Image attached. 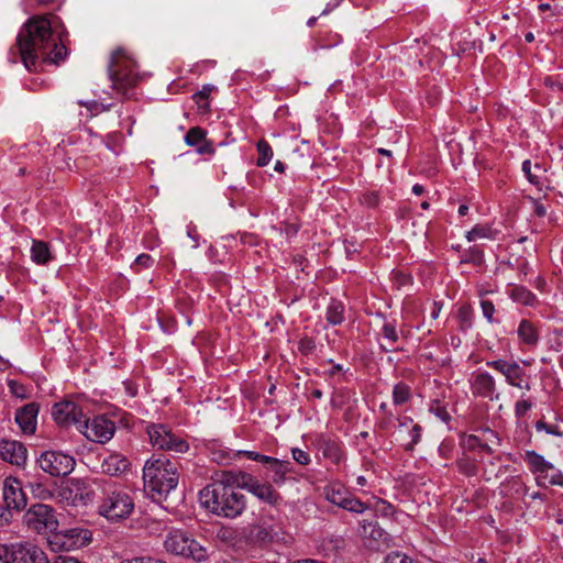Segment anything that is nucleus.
Instances as JSON below:
<instances>
[{
    "label": "nucleus",
    "instance_id": "f257e3e1",
    "mask_svg": "<svg viewBox=\"0 0 563 563\" xmlns=\"http://www.w3.org/2000/svg\"><path fill=\"white\" fill-rule=\"evenodd\" d=\"M16 48L24 66L31 70L38 59L58 65L67 56V48L53 35L47 18L37 15L29 19L16 38Z\"/></svg>",
    "mask_w": 563,
    "mask_h": 563
},
{
    "label": "nucleus",
    "instance_id": "f03ea898",
    "mask_svg": "<svg viewBox=\"0 0 563 563\" xmlns=\"http://www.w3.org/2000/svg\"><path fill=\"white\" fill-rule=\"evenodd\" d=\"M238 472L222 471L213 483L200 492L201 504L211 512L225 518H235L246 506L244 495L239 490Z\"/></svg>",
    "mask_w": 563,
    "mask_h": 563
},
{
    "label": "nucleus",
    "instance_id": "7ed1b4c3",
    "mask_svg": "<svg viewBox=\"0 0 563 563\" xmlns=\"http://www.w3.org/2000/svg\"><path fill=\"white\" fill-rule=\"evenodd\" d=\"M143 479L151 498L161 503L178 484V463L166 457L148 460L143 468Z\"/></svg>",
    "mask_w": 563,
    "mask_h": 563
},
{
    "label": "nucleus",
    "instance_id": "20e7f679",
    "mask_svg": "<svg viewBox=\"0 0 563 563\" xmlns=\"http://www.w3.org/2000/svg\"><path fill=\"white\" fill-rule=\"evenodd\" d=\"M109 76L113 89L128 97L129 90L133 89L140 80L134 60L126 56L122 48H118L112 53L109 64Z\"/></svg>",
    "mask_w": 563,
    "mask_h": 563
},
{
    "label": "nucleus",
    "instance_id": "39448f33",
    "mask_svg": "<svg viewBox=\"0 0 563 563\" xmlns=\"http://www.w3.org/2000/svg\"><path fill=\"white\" fill-rule=\"evenodd\" d=\"M134 503L129 493L123 489L109 486L102 492L98 512L110 521H120L130 517Z\"/></svg>",
    "mask_w": 563,
    "mask_h": 563
},
{
    "label": "nucleus",
    "instance_id": "423d86ee",
    "mask_svg": "<svg viewBox=\"0 0 563 563\" xmlns=\"http://www.w3.org/2000/svg\"><path fill=\"white\" fill-rule=\"evenodd\" d=\"M165 550L174 555L190 558L197 562L207 559V551L202 548L190 533L174 529L168 532L164 541Z\"/></svg>",
    "mask_w": 563,
    "mask_h": 563
},
{
    "label": "nucleus",
    "instance_id": "0eeeda50",
    "mask_svg": "<svg viewBox=\"0 0 563 563\" xmlns=\"http://www.w3.org/2000/svg\"><path fill=\"white\" fill-rule=\"evenodd\" d=\"M95 492L90 483L82 478H68L57 490V498L67 506H86L93 500Z\"/></svg>",
    "mask_w": 563,
    "mask_h": 563
},
{
    "label": "nucleus",
    "instance_id": "6e6552de",
    "mask_svg": "<svg viewBox=\"0 0 563 563\" xmlns=\"http://www.w3.org/2000/svg\"><path fill=\"white\" fill-rule=\"evenodd\" d=\"M23 522L30 530L36 533L55 531L58 527L54 509L44 504L32 505L24 514Z\"/></svg>",
    "mask_w": 563,
    "mask_h": 563
},
{
    "label": "nucleus",
    "instance_id": "1a4fd4ad",
    "mask_svg": "<svg viewBox=\"0 0 563 563\" xmlns=\"http://www.w3.org/2000/svg\"><path fill=\"white\" fill-rule=\"evenodd\" d=\"M146 431L152 445L158 450L173 451L176 453H183L188 450L187 442L174 434L165 424L152 423L147 426Z\"/></svg>",
    "mask_w": 563,
    "mask_h": 563
},
{
    "label": "nucleus",
    "instance_id": "9d476101",
    "mask_svg": "<svg viewBox=\"0 0 563 563\" xmlns=\"http://www.w3.org/2000/svg\"><path fill=\"white\" fill-rule=\"evenodd\" d=\"M40 467L52 476H66L73 472L76 462L70 455L56 451H46L37 460Z\"/></svg>",
    "mask_w": 563,
    "mask_h": 563
},
{
    "label": "nucleus",
    "instance_id": "9b49d317",
    "mask_svg": "<svg viewBox=\"0 0 563 563\" xmlns=\"http://www.w3.org/2000/svg\"><path fill=\"white\" fill-rule=\"evenodd\" d=\"M78 430L90 441L104 443L109 441L114 434V423L102 417H95L91 421L84 418L81 424H78Z\"/></svg>",
    "mask_w": 563,
    "mask_h": 563
},
{
    "label": "nucleus",
    "instance_id": "f8f14e48",
    "mask_svg": "<svg viewBox=\"0 0 563 563\" xmlns=\"http://www.w3.org/2000/svg\"><path fill=\"white\" fill-rule=\"evenodd\" d=\"M275 534L272 526L260 520L242 529L241 540L250 548L262 549L273 542Z\"/></svg>",
    "mask_w": 563,
    "mask_h": 563
},
{
    "label": "nucleus",
    "instance_id": "ddd939ff",
    "mask_svg": "<svg viewBox=\"0 0 563 563\" xmlns=\"http://www.w3.org/2000/svg\"><path fill=\"white\" fill-rule=\"evenodd\" d=\"M235 478L238 481V485L241 486V488L247 489L262 501H265L269 505H277L282 499L280 495L272 487V485L261 483L251 474L238 472V477Z\"/></svg>",
    "mask_w": 563,
    "mask_h": 563
},
{
    "label": "nucleus",
    "instance_id": "4468645a",
    "mask_svg": "<svg viewBox=\"0 0 563 563\" xmlns=\"http://www.w3.org/2000/svg\"><path fill=\"white\" fill-rule=\"evenodd\" d=\"M52 416L59 427L69 428L75 426L77 429L85 418L81 407L70 399L56 402L52 408Z\"/></svg>",
    "mask_w": 563,
    "mask_h": 563
},
{
    "label": "nucleus",
    "instance_id": "2eb2a0df",
    "mask_svg": "<svg viewBox=\"0 0 563 563\" xmlns=\"http://www.w3.org/2000/svg\"><path fill=\"white\" fill-rule=\"evenodd\" d=\"M487 366L503 374L510 386L530 390L531 386L527 379V374L517 362L499 358L487 362Z\"/></svg>",
    "mask_w": 563,
    "mask_h": 563
},
{
    "label": "nucleus",
    "instance_id": "dca6fc26",
    "mask_svg": "<svg viewBox=\"0 0 563 563\" xmlns=\"http://www.w3.org/2000/svg\"><path fill=\"white\" fill-rule=\"evenodd\" d=\"M10 563H49L46 553L31 543H15L11 549Z\"/></svg>",
    "mask_w": 563,
    "mask_h": 563
},
{
    "label": "nucleus",
    "instance_id": "f3484780",
    "mask_svg": "<svg viewBox=\"0 0 563 563\" xmlns=\"http://www.w3.org/2000/svg\"><path fill=\"white\" fill-rule=\"evenodd\" d=\"M3 500L7 509L21 510L26 506V497L19 479L14 477H8L4 479Z\"/></svg>",
    "mask_w": 563,
    "mask_h": 563
},
{
    "label": "nucleus",
    "instance_id": "a211bd4d",
    "mask_svg": "<svg viewBox=\"0 0 563 563\" xmlns=\"http://www.w3.org/2000/svg\"><path fill=\"white\" fill-rule=\"evenodd\" d=\"M360 533L369 548L379 549L382 547H389V534L378 527L376 521L363 520Z\"/></svg>",
    "mask_w": 563,
    "mask_h": 563
},
{
    "label": "nucleus",
    "instance_id": "6ab92c4d",
    "mask_svg": "<svg viewBox=\"0 0 563 563\" xmlns=\"http://www.w3.org/2000/svg\"><path fill=\"white\" fill-rule=\"evenodd\" d=\"M26 448L14 440H0V459L3 461L21 466L26 462Z\"/></svg>",
    "mask_w": 563,
    "mask_h": 563
},
{
    "label": "nucleus",
    "instance_id": "aec40b11",
    "mask_svg": "<svg viewBox=\"0 0 563 563\" xmlns=\"http://www.w3.org/2000/svg\"><path fill=\"white\" fill-rule=\"evenodd\" d=\"M38 409L37 404L30 402L16 411L15 421L23 433L33 434L35 432Z\"/></svg>",
    "mask_w": 563,
    "mask_h": 563
},
{
    "label": "nucleus",
    "instance_id": "412c9836",
    "mask_svg": "<svg viewBox=\"0 0 563 563\" xmlns=\"http://www.w3.org/2000/svg\"><path fill=\"white\" fill-rule=\"evenodd\" d=\"M62 538L63 545L67 549H80L88 545L92 540V532L89 529L71 528L67 529Z\"/></svg>",
    "mask_w": 563,
    "mask_h": 563
},
{
    "label": "nucleus",
    "instance_id": "4be33fe9",
    "mask_svg": "<svg viewBox=\"0 0 563 563\" xmlns=\"http://www.w3.org/2000/svg\"><path fill=\"white\" fill-rule=\"evenodd\" d=\"M206 131L200 126L190 128L185 135V142L189 146H196L199 154L211 155L214 153V148L212 144L206 140Z\"/></svg>",
    "mask_w": 563,
    "mask_h": 563
},
{
    "label": "nucleus",
    "instance_id": "5701e85b",
    "mask_svg": "<svg viewBox=\"0 0 563 563\" xmlns=\"http://www.w3.org/2000/svg\"><path fill=\"white\" fill-rule=\"evenodd\" d=\"M522 170L528 180L538 189L541 190L542 187H545L549 190L554 189V187L550 185L551 181L545 177V169L540 164H534L532 168L531 162L527 159L522 163Z\"/></svg>",
    "mask_w": 563,
    "mask_h": 563
},
{
    "label": "nucleus",
    "instance_id": "b1692460",
    "mask_svg": "<svg viewBox=\"0 0 563 563\" xmlns=\"http://www.w3.org/2000/svg\"><path fill=\"white\" fill-rule=\"evenodd\" d=\"M472 389L475 395L492 399L495 391V379L487 373H479L474 377Z\"/></svg>",
    "mask_w": 563,
    "mask_h": 563
},
{
    "label": "nucleus",
    "instance_id": "393cba45",
    "mask_svg": "<svg viewBox=\"0 0 563 563\" xmlns=\"http://www.w3.org/2000/svg\"><path fill=\"white\" fill-rule=\"evenodd\" d=\"M398 422L399 435L402 437V433L408 431L411 437L410 441L405 444L406 450H412L420 440L421 427L418 423H413L409 417L399 418Z\"/></svg>",
    "mask_w": 563,
    "mask_h": 563
},
{
    "label": "nucleus",
    "instance_id": "a878e982",
    "mask_svg": "<svg viewBox=\"0 0 563 563\" xmlns=\"http://www.w3.org/2000/svg\"><path fill=\"white\" fill-rule=\"evenodd\" d=\"M518 338L522 344L534 346L539 341L537 327L529 320H521L518 327Z\"/></svg>",
    "mask_w": 563,
    "mask_h": 563
},
{
    "label": "nucleus",
    "instance_id": "bb28decb",
    "mask_svg": "<svg viewBox=\"0 0 563 563\" xmlns=\"http://www.w3.org/2000/svg\"><path fill=\"white\" fill-rule=\"evenodd\" d=\"M101 467L104 474L117 476L128 470L129 462L126 459L113 454L103 460Z\"/></svg>",
    "mask_w": 563,
    "mask_h": 563
},
{
    "label": "nucleus",
    "instance_id": "cd10ccee",
    "mask_svg": "<svg viewBox=\"0 0 563 563\" xmlns=\"http://www.w3.org/2000/svg\"><path fill=\"white\" fill-rule=\"evenodd\" d=\"M31 258L38 265H45L52 260L49 246L43 241H33Z\"/></svg>",
    "mask_w": 563,
    "mask_h": 563
},
{
    "label": "nucleus",
    "instance_id": "c85d7f7f",
    "mask_svg": "<svg viewBox=\"0 0 563 563\" xmlns=\"http://www.w3.org/2000/svg\"><path fill=\"white\" fill-rule=\"evenodd\" d=\"M525 461L529 464L533 472H547L548 470L553 468V466L548 463L544 457L534 451H527L525 454Z\"/></svg>",
    "mask_w": 563,
    "mask_h": 563
},
{
    "label": "nucleus",
    "instance_id": "c756f323",
    "mask_svg": "<svg viewBox=\"0 0 563 563\" xmlns=\"http://www.w3.org/2000/svg\"><path fill=\"white\" fill-rule=\"evenodd\" d=\"M324 495H325L327 500H329L333 505L342 507L345 499L349 497L350 493L346 492L341 486L330 485V486L325 487Z\"/></svg>",
    "mask_w": 563,
    "mask_h": 563
},
{
    "label": "nucleus",
    "instance_id": "7c9ffc66",
    "mask_svg": "<svg viewBox=\"0 0 563 563\" xmlns=\"http://www.w3.org/2000/svg\"><path fill=\"white\" fill-rule=\"evenodd\" d=\"M268 468L274 473L273 482L275 484H282L286 479V474L291 471L292 464L289 461L277 459Z\"/></svg>",
    "mask_w": 563,
    "mask_h": 563
},
{
    "label": "nucleus",
    "instance_id": "2f4dec72",
    "mask_svg": "<svg viewBox=\"0 0 563 563\" xmlns=\"http://www.w3.org/2000/svg\"><path fill=\"white\" fill-rule=\"evenodd\" d=\"M510 297L518 303L525 306H533L537 302V297L530 290L522 286H515L511 289Z\"/></svg>",
    "mask_w": 563,
    "mask_h": 563
},
{
    "label": "nucleus",
    "instance_id": "473e14b6",
    "mask_svg": "<svg viewBox=\"0 0 563 563\" xmlns=\"http://www.w3.org/2000/svg\"><path fill=\"white\" fill-rule=\"evenodd\" d=\"M382 331L383 336L386 340V344H380V347L386 352L395 351L394 344L398 341V334L395 325L391 323H385Z\"/></svg>",
    "mask_w": 563,
    "mask_h": 563
},
{
    "label": "nucleus",
    "instance_id": "72a5a7b5",
    "mask_svg": "<svg viewBox=\"0 0 563 563\" xmlns=\"http://www.w3.org/2000/svg\"><path fill=\"white\" fill-rule=\"evenodd\" d=\"M344 307L339 301H331L327 309V320L331 324H340L343 321Z\"/></svg>",
    "mask_w": 563,
    "mask_h": 563
},
{
    "label": "nucleus",
    "instance_id": "f704fd0d",
    "mask_svg": "<svg viewBox=\"0 0 563 563\" xmlns=\"http://www.w3.org/2000/svg\"><path fill=\"white\" fill-rule=\"evenodd\" d=\"M410 398V387L405 383H398L393 389V401L399 406L407 402Z\"/></svg>",
    "mask_w": 563,
    "mask_h": 563
},
{
    "label": "nucleus",
    "instance_id": "c9c22d12",
    "mask_svg": "<svg viewBox=\"0 0 563 563\" xmlns=\"http://www.w3.org/2000/svg\"><path fill=\"white\" fill-rule=\"evenodd\" d=\"M257 152H258V157H257V166L260 167H263V166H266L272 157H273V150L271 147V145L262 140L257 143Z\"/></svg>",
    "mask_w": 563,
    "mask_h": 563
},
{
    "label": "nucleus",
    "instance_id": "e433bc0d",
    "mask_svg": "<svg viewBox=\"0 0 563 563\" xmlns=\"http://www.w3.org/2000/svg\"><path fill=\"white\" fill-rule=\"evenodd\" d=\"M341 508L351 512L363 514L368 509V505L350 494Z\"/></svg>",
    "mask_w": 563,
    "mask_h": 563
},
{
    "label": "nucleus",
    "instance_id": "4c0bfd02",
    "mask_svg": "<svg viewBox=\"0 0 563 563\" xmlns=\"http://www.w3.org/2000/svg\"><path fill=\"white\" fill-rule=\"evenodd\" d=\"M213 89H214L213 86L207 85V86H203L201 90H199L198 92H196L192 98L200 109L209 110L208 99H209L211 92L213 91Z\"/></svg>",
    "mask_w": 563,
    "mask_h": 563
},
{
    "label": "nucleus",
    "instance_id": "58836bf2",
    "mask_svg": "<svg viewBox=\"0 0 563 563\" xmlns=\"http://www.w3.org/2000/svg\"><path fill=\"white\" fill-rule=\"evenodd\" d=\"M459 471L466 476H474L477 474V466L470 459H461L457 461Z\"/></svg>",
    "mask_w": 563,
    "mask_h": 563
},
{
    "label": "nucleus",
    "instance_id": "ea45409f",
    "mask_svg": "<svg viewBox=\"0 0 563 563\" xmlns=\"http://www.w3.org/2000/svg\"><path fill=\"white\" fill-rule=\"evenodd\" d=\"M298 350L302 355H310L316 351V343L311 338L305 336L298 342Z\"/></svg>",
    "mask_w": 563,
    "mask_h": 563
},
{
    "label": "nucleus",
    "instance_id": "a19ab883",
    "mask_svg": "<svg viewBox=\"0 0 563 563\" xmlns=\"http://www.w3.org/2000/svg\"><path fill=\"white\" fill-rule=\"evenodd\" d=\"M384 563H417L413 559L400 552H391L385 558Z\"/></svg>",
    "mask_w": 563,
    "mask_h": 563
},
{
    "label": "nucleus",
    "instance_id": "79ce46f5",
    "mask_svg": "<svg viewBox=\"0 0 563 563\" xmlns=\"http://www.w3.org/2000/svg\"><path fill=\"white\" fill-rule=\"evenodd\" d=\"M544 85L553 91H563V78L559 75H551L544 78Z\"/></svg>",
    "mask_w": 563,
    "mask_h": 563
},
{
    "label": "nucleus",
    "instance_id": "37998d69",
    "mask_svg": "<svg viewBox=\"0 0 563 563\" xmlns=\"http://www.w3.org/2000/svg\"><path fill=\"white\" fill-rule=\"evenodd\" d=\"M489 232L490 230L488 228L477 225L467 232L466 238L470 242H472L481 238H488Z\"/></svg>",
    "mask_w": 563,
    "mask_h": 563
},
{
    "label": "nucleus",
    "instance_id": "c03bdc74",
    "mask_svg": "<svg viewBox=\"0 0 563 563\" xmlns=\"http://www.w3.org/2000/svg\"><path fill=\"white\" fill-rule=\"evenodd\" d=\"M483 253L482 251L475 249V247H472L470 249L466 257L464 260H462L461 263H473L475 265H481L483 263Z\"/></svg>",
    "mask_w": 563,
    "mask_h": 563
},
{
    "label": "nucleus",
    "instance_id": "a18cd8bd",
    "mask_svg": "<svg viewBox=\"0 0 563 563\" xmlns=\"http://www.w3.org/2000/svg\"><path fill=\"white\" fill-rule=\"evenodd\" d=\"M536 428H537L538 431H542L543 430V431H545L549 434H553V435H558V437L563 434V432L559 429L558 426L548 424L543 420L537 421Z\"/></svg>",
    "mask_w": 563,
    "mask_h": 563
},
{
    "label": "nucleus",
    "instance_id": "49530a36",
    "mask_svg": "<svg viewBox=\"0 0 563 563\" xmlns=\"http://www.w3.org/2000/svg\"><path fill=\"white\" fill-rule=\"evenodd\" d=\"M532 407V402L528 399L518 400L515 405V413L517 417H523Z\"/></svg>",
    "mask_w": 563,
    "mask_h": 563
},
{
    "label": "nucleus",
    "instance_id": "de8ad7c7",
    "mask_svg": "<svg viewBox=\"0 0 563 563\" xmlns=\"http://www.w3.org/2000/svg\"><path fill=\"white\" fill-rule=\"evenodd\" d=\"M362 203L369 207V208H374L378 205L379 202V196L376 191H371V192H365L363 196H362Z\"/></svg>",
    "mask_w": 563,
    "mask_h": 563
},
{
    "label": "nucleus",
    "instance_id": "09e8293b",
    "mask_svg": "<svg viewBox=\"0 0 563 563\" xmlns=\"http://www.w3.org/2000/svg\"><path fill=\"white\" fill-rule=\"evenodd\" d=\"M292 459L300 465H308L310 463L309 454L300 449H292Z\"/></svg>",
    "mask_w": 563,
    "mask_h": 563
},
{
    "label": "nucleus",
    "instance_id": "8fccbe9b",
    "mask_svg": "<svg viewBox=\"0 0 563 563\" xmlns=\"http://www.w3.org/2000/svg\"><path fill=\"white\" fill-rule=\"evenodd\" d=\"M481 307H482V311H483L484 317L489 322H493V316H494V312H495L494 303L492 301H489V300H482L481 301Z\"/></svg>",
    "mask_w": 563,
    "mask_h": 563
},
{
    "label": "nucleus",
    "instance_id": "3c124183",
    "mask_svg": "<svg viewBox=\"0 0 563 563\" xmlns=\"http://www.w3.org/2000/svg\"><path fill=\"white\" fill-rule=\"evenodd\" d=\"M12 544L0 543V563H10Z\"/></svg>",
    "mask_w": 563,
    "mask_h": 563
},
{
    "label": "nucleus",
    "instance_id": "603ef678",
    "mask_svg": "<svg viewBox=\"0 0 563 563\" xmlns=\"http://www.w3.org/2000/svg\"><path fill=\"white\" fill-rule=\"evenodd\" d=\"M529 200L533 206V213L539 218H543L547 214V208L538 199L529 197Z\"/></svg>",
    "mask_w": 563,
    "mask_h": 563
},
{
    "label": "nucleus",
    "instance_id": "864d4df0",
    "mask_svg": "<svg viewBox=\"0 0 563 563\" xmlns=\"http://www.w3.org/2000/svg\"><path fill=\"white\" fill-rule=\"evenodd\" d=\"M9 387H10L11 393L13 395H15L16 397H20V398H24L25 397V390H24L23 385L19 384L15 380H10L9 382Z\"/></svg>",
    "mask_w": 563,
    "mask_h": 563
},
{
    "label": "nucleus",
    "instance_id": "5fc2aeb1",
    "mask_svg": "<svg viewBox=\"0 0 563 563\" xmlns=\"http://www.w3.org/2000/svg\"><path fill=\"white\" fill-rule=\"evenodd\" d=\"M153 264V258L148 254H141L135 260V265L148 268Z\"/></svg>",
    "mask_w": 563,
    "mask_h": 563
},
{
    "label": "nucleus",
    "instance_id": "6e6d98bb",
    "mask_svg": "<svg viewBox=\"0 0 563 563\" xmlns=\"http://www.w3.org/2000/svg\"><path fill=\"white\" fill-rule=\"evenodd\" d=\"M120 563H146V556H133L123 559Z\"/></svg>",
    "mask_w": 563,
    "mask_h": 563
},
{
    "label": "nucleus",
    "instance_id": "4d7b16f0",
    "mask_svg": "<svg viewBox=\"0 0 563 563\" xmlns=\"http://www.w3.org/2000/svg\"><path fill=\"white\" fill-rule=\"evenodd\" d=\"M240 454H243L244 456H246L247 459L250 460H253V461H257L260 460V456L261 454L257 453V452H253V451H241L239 452Z\"/></svg>",
    "mask_w": 563,
    "mask_h": 563
},
{
    "label": "nucleus",
    "instance_id": "13d9d810",
    "mask_svg": "<svg viewBox=\"0 0 563 563\" xmlns=\"http://www.w3.org/2000/svg\"><path fill=\"white\" fill-rule=\"evenodd\" d=\"M342 0H333L329 1L327 8L323 10L322 14L329 13L332 9L336 8Z\"/></svg>",
    "mask_w": 563,
    "mask_h": 563
},
{
    "label": "nucleus",
    "instance_id": "bf43d9fd",
    "mask_svg": "<svg viewBox=\"0 0 563 563\" xmlns=\"http://www.w3.org/2000/svg\"><path fill=\"white\" fill-rule=\"evenodd\" d=\"M277 459L261 454L258 462L267 464L268 467L274 464Z\"/></svg>",
    "mask_w": 563,
    "mask_h": 563
},
{
    "label": "nucleus",
    "instance_id": "052dcab7",
    "mask_svg": "<svg viewBox=\"0 0 563 563\" xmlns=\"http://www.w3.org/2000/svg\"><path fill=\"white\" fill-rule=\"evenodd\" d=\"M285 232L289 235H295L298 232V228L295 224H286L285 225Z\"/></svg>",
    "mask_w": 563,
    "mask_h": 563
},
{
    "label": "nucleus",
    "instance_id": "680f3d73",
    "mask_svg": "<svg viewBox=\"0 0 563 563\" xmlns=\"http://www.w3.org/2000/svg\"><path fill=\"white\" fill-rule=\"evenodd\" d=\"M423 191H424L423 186H421V185H419V184H416V185L412 187V192H413L415 195H421Z\"/></svg>",
    "mask_w": 563,
    "mask_h": 563
},
{
    "label": "nucleus",
    "instance_id": "e2e57ef3",
    "mask_svg": "<svg viewBox=\"0 0 563 563\" xmlns=\"http://www.w3.org/2000/svg\"><path fill=\"white\" fill-rule=\"evenodd\" d=\"M551 483L563 486V476L559 474L558 477H552Z\"/></svg>",
    "mask_w": 563,
    "mask_h": 563
},
{
    "label": "nucleus",
    "instance_id": "0e129e2a",
    "mask_svg": "<svg viewBox=\"0 0 563 563\" xmlns=\"http://www.w3.org/2000/svg\"><path fill=\"white\" fill-rule=\"evenodd\" d=\"M275 170L278 173H284L285 165L280 161H277L275 164Z\"/></svg>",
    "mask_w": 563,
    "mask_h": 563
},
{
    "label": "nucleus",
    "instance_id": "69168bd1",
    "mask_svg": "<svg viewBox=\"0 0 563 563\" xmlns=\"http://www.w3.org/2000/svg\"><path fill=\"white\" fill-rule=\"evenodd\" d=\"M468 207L466 205H461L459 208V214L464 217L467 214Z\"/></svg>",
    "mask_w": 563,
    "mask_h": 563
},
{
    "label": "nucleus",
    "instance_id": "338daca9",
    "mask_svg": "<svg viewBox=\"0 0 563 563\" xmlns=\"http://www.w3.org/2000/svg\"><path fill=\"white\" fill-rule=\"evenodd\" d=\"M146 563H166V562L163 560L156 559V558L146 556Z\"/></svg>",
    "mask_w": 563,
    "mask_h": 563
},
{
    "label": "nucleus",
    "instance_id": "774afa93",
    "mask_svg": "<svg viewBox=\"0 0 563 563\" xmlns=\"http://www.w3.org/2000/svg\"><path fill=\"white\" fill-rule=\"evenodd\" d=\"M311 395L314 397V398H318L320 399L322 397V391L320 389H314L312 390Z\"/></svg>",
    "mask_w": 563,
    "mask_h": 563
}]
</instances>
